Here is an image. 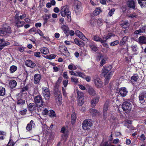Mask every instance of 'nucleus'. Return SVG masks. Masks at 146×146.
<instances>
[{"instance_id":"11","label":"nucleus","mask_w":146,"mask_h":146,"mask_svg":"<svg viewBox=\"0 0 146 146\" xmlns=\"http://www.w3.org/2000/svg\"><path fill=\"white\" fill-rule=\"evenodd\" d=\"M70 12L68 7L67 6H65L61 9L60 13L61 16L64 17L68 14Z\"/></svg>"},{"instance_id":"31","label":"nucleus","mask_w":146,"mask_h":146,"mask_svg":"<svg viewBox=\"0 0 146 146\" xmlns=\"http://www.w3.org/2000/svg\"><path fill=\"white\" fill-rule=\"evenodd\" d=\"M89 46L90 48L93 51H96L98 50V48L96 46L95 44H94V42H93L92 43L89 44Z\"/></svg>"},{"instance_id":"32","label":"nucleus","mask_w":146,"mask_h":146,"mask_svg":"<svg viewBox=\"0 0 146 146\" xmlns=\"http://www.w3.org/2000/svg\"><path fill=\"white\" fill-rule=\"evenodd\" d=\"M41 52L44 54H46L49 52L48 49L46 47L42 48L40 49Z\"/></svg>"},{"instance_id":"51","label":"nucleus","mask_w":146,"mask_h":146,"mask_svg":"<svg viewBox=\"0 0 146 146\" xmlns=\"http://www.w3.org/2000/svg\"><path fill=\"white\" fill-rule=\"evenodd\" d=\"M71 80L72 82H73L76 84L78 83L79 82L78 78L74 77H71Z\"/></svg>"},{"instance_id":"43","label":"nucleus","mask_w":146,"mask_h":146,"mask_svg":"<svg viewBox=\"0 0 146 146\" xmlns=\"http://www.w3.org/2000/svg\"><path fill=\"white\" fill-rule=\"evenodd\" d=\"M107 60V57H105L104 58H102L100 64V66H102L104 64L106 63V61Z\"/></svg>"},{"instance_id":"58","label":"nucleus","mask_w":146,"mask_h":146,"mask_svg":"<svg viewBox=\"0 0 146 146\" xmlns=\"http://www.w3.org/2000/svg\"><path fill=\"white\" fill-rule=\"evenodd\" d=\"M68 83V80H63L62 82L63 85L64 87L66 88L67 86Z\"/></svg>"},{"instance_id":"12","label":"nucleus","mask_w":146,"mask_h":146,"mask_svg":"<svg viewBox=\"0 0 146 146\" xmlns=\"http://www.w3.org/2000/svg\"><path fill=\"white\" fill-rule=\"evenodd\" d=\"M112 68V66L111 65L104 66L102 69V73L105 76L111 69Z\"/></svg>"},{"instance_id":"9","label":"nucleus","mask_w":146,"mask_h":146,"mask_svg":"<svg viewBox=\"0 0 146 146\" xmlns=\"http://www.w3.org/2000/svg\"><path fill=\"white\" fill-rule=\"evenodd\" d=\"M94 82L96 87L101 88L102 87L103 83L99 77H95L94 79Z\"/></svg>"},{"instance_id":"3","label":"nucleus","mask_w":146,"mask_h":146,"mask_svg":"<svg viewBox=\"0 0 146 146\" xmlns=\"http://www.w3.org/2000/svg\"><path fill=\"white\" fill-rule=\"evenodd\" d=\"M92 124V121L91 119H86L82 123V127L83 129L88 130L90 129Z\"/></svg>"},{"instance_id":"20","label":"nucleus","mask_w":146,"mask_h":146,"mask_svg":"<svg viewBox=\"0 0 146 146\" xmlns=\"http://www.w3.org/2000/svg\"><path fill=\"white\" fill-rule=\"evenodd\" d=\"M17 105L19 106H22L25 104V100L22 99L25 98H22L21 96H18V94L17 96Z\"/></svg>"},{"instance_id":"64","label":"nucleus","mask_w":146,"mask_h":146,"mask_svg":"<svg viewBox=\"0 0 146 146\" xmlns=\"http://www.w3.org/2000/svg\"><path fill=\"white\" fill-rule=\"evenodd\" d=\"M70 15V12L69 13H68L66 15L67 18V20L69 22H70L71 21V17Z\"/></svg>"},{"instance_id":"34","label":"nucleus","mask_w":146,"mask_h":146,"mask_svg":"<svg viewBox=\"0 0 146 146\" xmlns=\"http://www.w3.org/2000/svg\"><path fill=\"white\" fill-rule=\"evenodd\" d=\"M17 67L15 65H12L10 67L9 70L11 73H12L15 72L17 69Z\"/></svg>"},{"instance_id":"25","label":"nucleus","mask_w":146,"mask_h":146,"mask_svg":"<svg viewBox=\"0 0 146 146\" xmlns=\"http://www.w3.org/2000/svg\"><path fill=\"white\" fill-rule=\"evenodd\" d=\"M128 6L130 8L134 9L135 8V2L133 0H130L127 2Z\"/></svg>"},{"instance_id":"40","label":"nucleus","mask_w":146,"mask_h":146,"mask_svg":"<svg viewBox=\"0 0 146 146\" xmlns=\"http://www.w3.org/2000/svg\"><path fill=\"white\" fill-rule=\"evenodd\" d=\"M89 112L93 116L95 115L97 113V111L93 109H90L89 110Z\"/></svg>"},{"instance_id":"7","label":"nucleus","mask_w":146,"mask_h":146,"mask_svg":"<svg viewBox=\"0 0 146 146\" xmlns=\"http://www.w3.org/2000/svg\"><path fill=\"white\" fill-rule=\"evenodd\" d=\"M61 131L63 133L62 135V137L64 140V142H65L68 138L69 133V131L65 127H63L61 128Z\"/></svg>"},{"instance_id":"19","label":"nucleus","mask_w":146,"mask_h":146,"mask_svg":"<svg viewBox=\"0 0 146 146\" xmlns=\"http://www.w3.org/2000/svg\"><path fill=\"white\" fill-rule=\"evenodd\" d=\"M25 64L26 66L32 68L35 67L36 65L35 63L30 60H27L25 62Z\"/></svg>"},{"instance_id":"45","label":"nucleus","mask_w":146,"mask_h":146,"mask_svg":"<svg viewBox=\"0 0 146 146\" xmlns=\"http://www.w3.org/2000/svg\"><path fill=\"white\" fill-rule=\"evenodd\" d=\"M9 42H5L3 44H0V51L3 49L5 46L9 45Z\"/></svg>"},{"instance_id":"41","label":"nucleus","mask_w":146,"mask_h":146,"mask_svg":"<svg viewBox=\"0 0 146 146\" xmlns=\"http://www.w3.org/2000/svg\"><path fill=\"white\" fill-rule=\"evenodd\" d=\"M35 107V104L34 103H30L28 106L29 110L31 111H33L34 110Z\"/></svg>"},{"instance_id":"60","label":"nucleus","mask_w":146,"mask_h":146,"mask_svg":"<svg viewBox=\"0 0 146 146\" xmlns=\"http://www.w3.org/2000/svg\"><path fill=\"white\" fill-rule=\"evenodd\" d=\"M59 23L62 25H64L65 23L64 20V18H61L59 19Z\"/></svg>"},{"instance_id":"4","label":"nucleus","mask_w":146,"mask_h":146,"mask_svg":"<svg viewBox=\"0 0 146 146\" xmlns=\"http://www.w3.org/2000/svg\"><path fill=\"white\" fill-rule=\"evenodd\" d=\"M34 100L36 104V106L37 107H41L44 104L41 96L40 95H38L35 96Z\"/></svg>"},{"instance_id":"63","label":"nucleus","mask_w":146,"mask_h":146,"mask_svg":"<svg viewBox=\"0 0 146 146\" xmlns=\"http://www.w3.org/2000/svg\"><path fill=\"white\" fill-rule=\"evenodd\" d=\"M110 1V0H100V2L102 4H106V2H108Z\"/></svg>"},{"instance_id":"28","label":"nucleus","mask_w":146,"mask_h":146,"mask_svg":"<svg viewBox=\"0 0 146 146\" xmlns=\"http://www.w3.org/2000/svg\"><path fill=\"white\" fill-rule=\"evenodd\" d=\"M138 2L142 8L146 7V0H138Z\"/></svg>"},{"instance_id":"52","label":"nucleus","mask_w":146,"mask_h":146,"mask_svg":"<svg viewBox=\"0 0 146 146\" xmlns=\"http://www.w3.org/2000/svg\"><path fill=\"white\" fill-rule=\"evenodd\" d=\"M121 25L123 28H126L128 26V23L127 21H125L122 23Z\"/></svg>"},{"instance_id":"21","label":"nucleus","mask_w":146,"mask_h":146,"mask_svg":"<svg viewBox=\"0 0 146 146\" xmlns=\"http://www.w3.org/2000/svg\"><path fill=\"white\" fill-rule=\"evenodd\" d=\"M135 40L140 43L146 44V37L143 36H140L137 40Z\"/></svg>"},{"instance_id":"24","label":"nucleus","mask_w":146,"mask_h":146,"mask_svg":"<svg viewBox=\"0 0 146 146\" xmlns=\"http://www.w3.org/2000/svg\"><path fill=\"white\" fill-rule=\"evenodd\" d=\"M100 96H97L96 98L93 99L91 102V104L92 106L94 107L96 104L98 102L100 99Z\"/></svg>"},{"instance_id":"33","label":"nucleus","mask_w":146,"mask_h":146,"mask_svg":"<svg viewBox=\"0 0 146 146\" xmlns=\"http://www.w3.org/2000/svg\"><path fill=\"white\" fill-rule=\"evenodd\" d=\"M76 76H79L82 78H85V75L84 73L81 72L79 71H77Z\"/></svg>"},{"instance_id":"50","label":"nucleus","mask_w":146,"mask_h":146,"mask_svg":"<svg viewBox=\"0 0 146 146\" xmlns=\"http://www.w3.org/2000/svg\"><path fill=\"white\" fill-rule=\"evenodd\" d=\"M100 11V9L97 8L94 11L93 14L95 15H97L99 14Z\"/></svg>"},{"instance_id":"10","label":"nucleus","mask_w":146,"mask_h":146,"mask_svg":"<svg viewBox=\"0 0 146 146\" xmlns=\"http://www.w3.org/2000/svg\"><path fill=\"white\" fill-rule=\"evenodd\" d=\"M42 89L43 94L45 99L46 100L49 99L50 93L48 88L46 87H43Z\"/></svg>"},{"instance_id":"47","label":"nucleus","mask_w":146,"mask_h":146,"mask_svg":"<svg viewBox=\"0 0 146 146\" xmlns=\"http://www.w3.org/2000/svg\"><path fill=\"white\" fill-rule=\"evenodd\" d=\"M139 78L138 76L136 74H134L131 77V79L135 82H136Z\"/></svg>"},{"instance_id":"8","label":"nucleus","mask_w":146,"mask_h":146,"mask_svg":"<svg viewBox=\"0 0 146 146\" xmlns=\"http://www.w3.org/2000/svg\"><path fill=\"white\" fill-rule=\"evenodd\" d=\"M122 107L123 111L129 112L131 110V105L129 102H125L123 103Z\"/></svg>"},{"instance_id":"61","label":"nucleus","mask_w":146,"mask_h":146,"mask_svg":"<svg viewBox=\"0 0 146 146\" xmlns=\"http://www.w3.org/2000/svg\"><path fill=\"white\" fill-rule=\"evenodd\" d=\"M48 21L52 24H54L56 22V19L52 18L50 19Z\"/></svg>"},{"instance_id":"17","label":"nucleus","mask_w":146,"mask_h":146,"mask_svg":"<svg viewBox=\"0 0 146 146\" xmlns=\"http://www.w3.org/2000/svg\"><path fill=\"white\" fill-rule=\"evenodd\" d=\"M114 72V71H111L106 76L104 80V84L106 85L109 83L110 77L112 76Z\"/></svg>"},{"instance_id":"15","label":"nucleus","mask_w":146,"mask_h":146,"mask_svg":"<svg viewBox=\"0 0 146 146\" xmlns=\"http://www.w3.org/2000/svg\"><path fill=\"white\" fill-rule=\"evenodd\" d=\"M55 98L56 101L59 102L62 100V95L60 91L58 90L54 93Z\"/></svg>"},{"instance_id":"57","label":"nucleus","mask_w":146,"mask_h":146,"mask_svg":"<svg viewBox=\"0 0 146 146\" xmlns=\"http://www.w3.org/2000/svg\"><path fill=\"white\" fill-rule=\"evenodd\" d=\"M62 29L64 31V33H66L68 30V28L65 25H62L61 26Z\"/></svg>"},{"instance_id":"26","label":"nucleus","mask_w":146,"mask_h":146,"mask_svg":"<svg viewBox=\"0 0 146 146\" xmlns=\"http://www.w3.org/2000/svg\"><path fill=\"white\" fill-rule=\"evenodd\" d=\"M15 25L18 27H23L25 23L24 21H20L19 20L15 21Z\"/></svg>"},{"instance_id":"62","label":"nucleus","mask_w":146,"mask_h":146,"mask_svg":"<svg viewBox=\"0 0 146 146\" xmlns=\"http://www.w3.org/2000/svg\"><path fill=\"white\" fill-rule=\"evenodd\" d=\"M125 126H127V128H129L130 130H131L134 129V127H133L131 124H125Z\"/></svg>"},{"instance_id":"29","label":"nucleus","mask_w":146,"mask_h":146,"mask_svg":"<svg viewBox=\"0 0 146 146\" xmlns=\"http://www.w3.org/2000/svg\"><path fill=\"white\" fill-rule=\"evenodd\" d=\"M9 85L11 88L13 89L16 87L17 85V83L15 80H12L10 82Z\"/></svg>"},{"instance_id":"22","label":"nucleus","mask_w":146,"mask_h":146,"mask_svg":"<svg viewBox=\"0 0 146 146\" xmlns=\"http://www.w3.org/2000/svg\"><path fill=\"white\" fill-rule=\"evenodd\" d=\"M92 39L96 42H100L101 43H105V40H103V38H101L97 35H94Z\"/></svg>"},{"instance_id":"16","label":"nucleus","mask_w":146,"mask_h":146,"mask_svg":"<svg viewBox=\"0 0 146 146\" xmlns=\"http://www.w3.org/2000/svg\"><path fill=\"white\" fill-rule=\"evenodd\" d=\"M119 91L120 95L123 97L125 96L127 94V91L125 87L120 88Z\"/></svg>"},{"instance_id":"35","label":"nucleus","mask_w":146,"mask_h":146,"mask_svg":"<svg viewBox=\"0 0 146 146\" xmlns=\"http://www.w3.org/2000/svg\"><path fill=\"white\" fill-rule=\"evenodd\" d=\"M5 94V88L1 86H0V96H3Z\"/></svg>"},{"instance_id":"13","label":"nucleus","mask_w":146,"mask_h":146,"mask_svg":"<svg viewBox=\"0 0 146 146\" xmlns=\"http://www.w3.org/2000/svg\"><path fill=\"white\" fill-rule=\"evenodd\" d=\"M76 34L80 38L85 41H88V39L79 31L77 30L76 32Z\"/></svg>"},{"instance_id":"1","label":"nucleus","mask_w":146,"mask_h":146,"mask_svg":"<svg viewBox=\"0 0 146 146\" xmlns=\"http://www.w3.org/2000/svg\"><path fill=\"white\" fill-rule=\"evenodd\" d=\"M11 33V27L7 25H3V27L0 29V36H3L6 35L7 33Z\"/></svg>"},{"instance_id":"36","label":"nucleus","mask_w":146,"mask_h":146,"mask_svg":"<svg viewBox=\"0 0 146 146\" xmlns=\"http://www.w3.org/2000/svg\"><path fill=\"white\" fill-rule=\"evenodd\" d=\"M74 42L76 44L79 46H82L84 45V42L82 41H79L77 38L74 40Z\"/></svg>"},{"instance_id":"54","label":"nucleus","mask_w":146,"mask_h":146,"mask_svg":"<svg viewBox=\"0 0 146 146\" xmlns=\"http://www.w3.org/2000/svg\"><path fill=\"white\" fill-rule=\"evenodd\" d=\"M56 55L54 54H51L49 56H47V58L49 59H54L55 58Z\"/></svg>"},{"instance_id":"14","label":"nucleus","mask_w":146,"mask_h":146,"mask_svg":"<svg viewBox=\"0 0 146 146\" xmlns=\"http://www.w3.org/2000/svg\"><path fill=\"white\" fill-rule=\"evenodd\" d=\"M41 75L40 74H36L34 75L33 78L34 83L36 84H38L41 80Z\"/></svg>"},{"instance_id":"23","label":"nucleus","mask_w":146,"mask_h":146,"mask_svg":"<svg viewBox=\"0 0 146 146\" xmlns=\"http://www.w3.org/2000/svg\"><path fill=\"white\" fill-rule=\"evenodd\" d=\"M35 124L33 121L31 120L30 123L28 124L26 127V128L28 131H30L32 129V128L35 127Z\"/></svg>"},{"instance_id":"55","label":"nucleus","mask_w":146,"mask_h":146,"mask_svg":"<svg viewBox=\"0 0 146 146\" xmlns=\"http://www.w3.org/2000/svg\"><path fill=\"white\" fill-rule=\"evenodd\" d=\"M104 21L101 19H98L97 21L98 25L99 26H101L102 25Z\"/></svg>"},{"instance_id":"56","label":"nucleus","mask_w":146,"mask_h":146,"mask_svg":"<svg viewBox=\"0 0 146 146\" xmlns=\"http://www.w3.org/2000/svg\"><path fill=\"white\" fill-rule=\"evenodd\" d=\"M62 78L61 77H60L58 78L56 82V85L58 86L60 84L62 80Z\"/></svg>"},{"instance_id":"38","label":"nucleus","mask_w":146,"mask_h":146,"mask_svg":"<svg viewBox=\"0 0 146 146\" xmlns=\"http://www.w3.org/2000/svg\"><path fill=\"white\" fill-rule=\"evenodd\" d=\"M109 12L108 14V16L109 17H111L114 14L115 9L114 8H112L110 9V8L109 9Z\"/></svg>"},{"instance_id":"30","label":"nucleus","mask_w":146,"mask_h":146,"mask_svg":"<svg viewBox=\"0 0 146 146\" xmlns=\"http://www.w3.org/2000/svg\"><path fill=\"white\" fill-rule=\"evenodd\" d=\"M89 94L92 96H94L96 94V92L94 89L92 87H89L88 90Z\"/></svg>"},{"instance_id":"48","label":"nucleus","mask_w":146,"mask_h":146,"mask_svg":"<svg viewBox=\"0 0 146 146\" xmlns=\"http://www.w3.org/2000/svg\"><path fill=\"white\" fill-rule=\"evenodd\" d=\"M119 42V40H116L111 42L110 44V45L112 46H114L118 44Z\"/></svg>"},{"instance_id":"27","label":"nucleus","mask_w":146,"mask_h":146,"mask_svg":"<svg viewBox=\"0 0 146 146\" xmlns=\"http://www.w3.org/2000/svg\"><path fill=\"white\" fill-rule=\"evenodd\" d=\"M128 38V36H126L123 37L119 42V45L121 46L123 45L127 40Z\"/></svg>"},{"instance_id":"49","label":"nucleus","mask_w":146,"mask_h":146,"mask_svg":"<svg viewBox=\"0 0 146 146\" xmlns=\"http://www.w3.org/2000/svg\"><path fill=\"white\" fill-rule=\"evenodd\" d=\"M137 15L135 13L131 14L128 15V17L131 19H134L137 17Z\"/></svg>"},{"instance_id":"39","label":"nucleus","mask_w":146,"mask_h":146,"mask_svg":"<svg viewBox=\"0 0 146 146\" xmlns=\"http://www.w3.org/2000/svg\"><path fill=\"white\" fill-rule=\"evenodd\" d=\"M77 93L78 98H84V94L82 92L78 90H77Z\"/></svg>"},{"instance_id":"2","label":"nucleus","mask_w":146,"mask_h":146,"mask_svg":"<svg viewBox=\"0 0 146 146\" xmlns=\"http://www.w3.org/2000/svg\"><path fill=\"white\" fill-rule=\"evenodd\" d=\"M30 85H27L21 89L20 92L18 94V96H22V98H26L27 96V92L30 88Z\"/></svg>"},{"instance_id":"37","label":"nucleus","mask_w":146,"mask_h":146,"mask_svg":"<svg viewBox=\"0 0 146 146\" xmlns=\"http://www.w3.org/2000/svg\"><path fill=\"white\" fill-rule=\"evenodd\" d=\"M76 114L74 112L71 115V122L72 124L74 123L76 119Z\"/></svg>"},{"instance_id":"44","label":"nucleus","mask_w":146,"mask_h":146,"mask_svg":"<svg viewBox=\"0 0 146 146\" xmlns=\"http://www.w3.org/2000/svg\"><path fill=\"white\" fill-rule=\"evenodd\" d=\"M78 104L80 106H82L84 102V98H79L78 99Z\"/></svg>"},{"instance_id":"53","label":"nucleus","mask_w":146,"mask_h":146,"mask_svg":"<svg viewBox=\"0 0 146 146\" xmlns=\"http://www.w3.org/2000/svg\"><path fill=\"white\" fill-rule=\"evenodd\" d=\"M51 15L50 14H45L43 18V20L48 21V20L50 18Z\"/></svg>"},{"instance_id":"5","label":"nucleus","mask_w":146,"mask_h":146,"mask_svg":"<svg viewBox=\"0 0 146 146\" xmlns=\"http://www.w3.org/2000/svg\"><path fill=\"white\" fill-rule=\"evenodd\" d=\"M139 98L141 103L145 104L146 103V91H141L139 95Z\"/></svg>"},{"instance_id":"6","label":"nucleus","mask_w":146,"mask_h":146,"mask_svg":"<svg viewBox=\"0 0 146 146\" xmlns=\"http://www.w3.org/2000/svg\"><path fill=\"white\" fill-rule=\"evenodd\" d=\"M110 106V103L108 101H107L105 103L103 108V115L104 119H106L107 115V111Z\"/></svg>"},{"instance_id":"46","label":"nucleus","mask_w":146,"mask_h":146,"mask_svg":"<svg viewBox=\"0 0 146 146\" xmlns=\"http://www.w3.org/2000/svg\"><path fill=\"white\" fill-rule=\"evenodd\" d=\"M112 36V34L111 33H109L108 34V35L105 37H103V40H105V43L106 42V40L109 39Z\"/></svg>"},{"instance_id":"42","label":"nucleus","mask_w":146,"mask_h":146,"mask_svg":"<svg viewBox=\"0 0 146 146\" xmlns=\"http://www.w3.org/2000/svg\"><path fill=\"white\" fill-rule=\"evenodd\" d=\"M48 115L51 117H55L56 114L55 112L53 110H51L48 111Z\"/></svg>"},{"instance_id":"18","label":"nucleus","mask_w":146,"mask_h":146,"mask_svg":"<svg viewBox=\"0 0 146 146\" xmlns=\"http://www.w3.org/2000/svg\"><path fill=\"white\" fill-rule=\"evenodd\" d=\"M81 3L77 0H75L74 1V7L75 11L78 10L80 7Z\"/></svg>"},{"instance_id":"59","label":"nucleus","mask_w":146,"mask_h":146,"mask_svg":"<svg viewBox=\"0 0 146 146\" xmlns=\"http://www.w3.org/2000/svg\"><path fill=\"white\" fill-rule=\"evenodd\" d=\"M62 90L63 95L65 97H67V93L66 91V89L64 88L63 87H62Z\"/></svg>"}]
</instances>
